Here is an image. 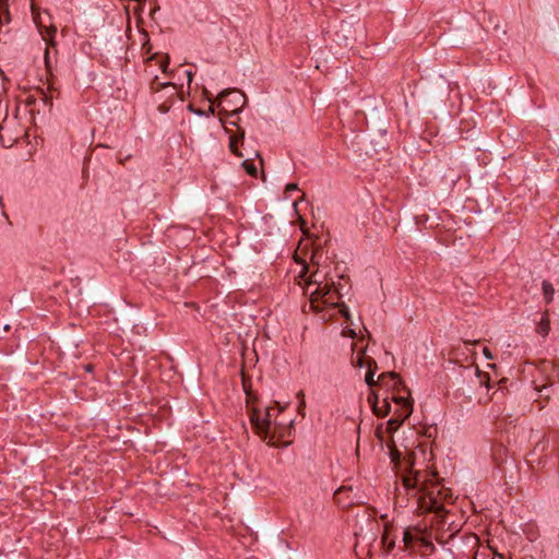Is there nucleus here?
<instances>
[{
    "mask_svg": "<svg viewBox=\"0 0 559 559\" xmlns=\"http://www.w3.org/2000/svg\"><path fill=\"white\" fill-rule=\"evenodd\" d=\"M404 486L418 489L421 492L418 499V506L424 513H436L442 516L445 512L444 502H452L453 493L451 489L440 486L439 481L427 479V475L420 472H411L403 477Z\"/></svg>",
    "mask_w": 559,
    "mask_h": 559,
    "instance_id": "nucleus-1",
    "label": "nucleus"
},
{
    "mask_svg": "<svg viewBox=\"0 0 559 559\" xmlns=\"http://www.w3.org/2000/svg\"><path fill=\"white\" fill-rule=\"evenodd\" d=\"M317 275L318 273H314L312 275L313 280L308 284V288L316 285V288L310 293L311 307L316 311H321L323 307H321L320 304L322 306H330L333 308L340 305L341 302H338V299L343 296V285L341 283L336 285L333 281L328 280L319 282L317 280Z\"/></svg>",
    "mask_w": 559,
    "mask_h": 559,
    "instance_id": "nucleus-2",
    "label": "nucleus"
},
{
    "mask_svg": "<svg viewBox=\"0 0 559 559\" xmlns=\"http://www.w3.org/2000/svg\"><path fill=\"white\" fill-rule=\"evenodd\" d=\"M353 365L362 368L367 367L365 374V382L369 389H373L376 385H385L392 388L394 391H400V386L403 385L402 379L395 372H383L379 376L378 380H374V374L378 369L377 361L371 357H365L364 353L359 354L356 360L353 359Z\"/></svg>",
    "mask_w": 559,
    "mask_h": 559,
    "instance_id": "nucleus-3",
    "label": "nucleus"
},
{
    "mask_svg": "<svg viewBox=\"0 0 559 559\" xmlns=\"http://www.w3.org/2000/svg\"><path fill=\"white\" fill-rule=\"evenodd\" d=\"M218 105L225 104L221 108L219 115H227L228 117L238 116L239 112L242 111L247 103V97L245 93H242L238 88H227L222 91L218 94Z\"/></svg>",
    "mask_w": 559,
    "mask_h": 559,
    "instance_id": "nucleus-4",
    "label": "nucleus"
},
{
    "mask_svg": "<svg viewBox=\"0 0 559 559\" xmlns=\"http://www.w3.org/2000/svg\"><path fill=\"white\" fill-rule=\"evenodd\" d=\"M367 402L371 406L373 414L378 417L383 418L388 416L391 411V404L388 396L383 399V405L379 406V395L373 391V389H370Z\"/></svg>",
    "mask_w": 559,
    "mask_h": 559,
    "instance_id": "nucleus-5",
    "label": "nucleus"
},
{
    "mask_svg": "<svg viewBox=\"0 0 559 559\" xmlns=\"http://www.w3.org/2000/svg\"><path fill=\"white\" fill-rule=\"evenodd\" d=\"M271 409H265V416L263 418H260L259 412L257 409L253 411L251 415V424L255 428L258 433H267L271 428Z\"/></svg>",
    "mask_w": 559,
    "mask_h": 559,
    "instance_id": "nucleus-6",
    "label": "nucleus"
},
{
    "mask_svg": "<svg viewBox=\"0 0 559 559\" xmlns=\"http://www.w3.org/2000/svg\"><path fill=\"white\" fill-rule=\"evenodd\" d=\"M231 126L237 127L236 134L229 135V150L233 154H235L238 157H243V153L239 151V145L243 144L245 141V130L238 126L237 121H229Z\"/></svg>",
    "mask_w": 559,
    "mask_h": 559,
    "instance_id": "nucleus-7",
    "label": "nucleus"
},
{
    "mask_svg": "<svg viewBox=\"0 0 559 559\" xmlns=\"http://www.w3.org/2000/svg\"><path fill=\"white\" fill-rule=\"evenodd\" d=\"M403 390L407 392V395H409V392L406 388L403 386ZM392 401L400 406L399 412L404 414V418H408L413 413V401L409 399V396H403V395H392Z\"/></svg>",
    "mask_w": 559,
    "mask_h": 559,
    "instance_id": "nucleus-8",
    "label": "nucleus"
},
{
    "mask_svg": "<svg viewBox=\"0 0 559 559\" xmlns=\"http://www.w3.org/2000/svg\"><path fill=\"white\" fill-rule=\"evenodd\" d=\"M166 88H170L169 97L178 96L179 93L177 91V85L175 83L159 82L158 76H155L150 84V90L152 93H159L160 91Z\"/></svg>",
    "mask_w": 559,
    "mask_h": 559,
    "instance_id": "nucleus-9",
    "label": "nucleus"
},
{
    "mask_svg": "<svg viewBox=\"0 0 559 559\" xmlns=\"http://www.w3.org/2000/svg\"><path fill=\"white\" fill-rule=\"evenodd\" d=\"M421 531L417 527L406 528L403 534V542L406 547H412L414 543L418 542Z\"/></svg>",
    "mask_w": 559,
    "mask_h": 559,
    "instance_id": "nucleus-10",
    "label": "nucleus"
},
{
    "mask_svg": "<svg viewBox=\"0 0 559 559\" xmlns=\"http://www.w3.org/2000/svg\"><path fill=\"white\" fill-rule=\"evenodd\" d=\"M9 0H0V26L10 23Z\"/></svg>",
    "mask_w": 559,
    "mask_h": 559,
    "instance_id": "nucleus-11",
    "label": "nucleus"
},
{
    "mask_svg": "<svg viewBox=\"0 0 559 559\" xmlns=\"http://www.w3.org/2000/svg\"><path fill=\"white\" fill-rule=\"evenodd\" d=\"M543 294L547 304H550L554 299L555 288L551 283L544 281L542 284Z\"/></svg>",
    "mask_w": 559,
    "mask_h": 559,
    "instance_id": "nucleus-12",
    "label": "nucleus"
},
{
    "mask_svg": "<svg viewBox=\"0 0 559 559\" xmlns=\"http://www.w3.org/2000/svg\"><path fill=\"white\" fill-rule=\"evenodd\" d=\"M175 98L176 97H169V94H167L166 99L158 105V111L160 114H167L170 110L171 106L174 105Z\"/></svg>",
    "mask_w": 559,
    "mask_h": 559,
    "instance_id": "nucleus-13",
    "label": "nucleus"
},
{
    "mask_svg": "<svg viewBox=\"0 0 559 559\" xmlns=\"http://www.w3.org/2000/svg\"><path fill=\"white\" fill-rule=\"evenodd\" d=\"M188 110L200 117H210L211 115H214L215 111L214 106H210L209 109L205 111L203 109L195 108L192 104L188 105Z\"/></svg>",
    "mask_w": 559,
    "mask_h": 559,
    "instance_id": "nucleus-14",
    "label": "nucleus"
},
{
    "mask_svg": "<svg viewBox=\"0 0 559 559\" xmlns=\"http://www.w3.org/2000/svg\"><path fill=\"white\" fill-rule=\"evenodd\" d=\"M404 414L400 413L395 418H391L388 421V427L391 430H396L405 420Z\"/></svg>",
    "mask_w": 559,
    "mask_h": 559,
    "instance_id": "nucleus-15",
    "label": "nucleus"
},
{
    "mask_svg": "<svg viewBox=\"0 0 559 559\" xmlns=\"http://www.w3.org/2000/svg\"><path fill=\"white\" fill-rule=\"evenodd\" d=\"M242 166L245 168V170L247 171L248 175L252 176V177H257V167L255 165L253 164V162L249 158L245 159L242 162Z\"/></svg>",
    "mask_w": 559,
    "mask_h": 559,
    "instance_id": "nucleus-16",
    "label": "nucleus"
},
{
    "mask_svg": "<svg viewBox=\"0 0 559 559\" xmlns=\"http://www.w3.org/2000/svg\"><path fill=\"white\" fill-rule=\"evenodd\" d=\"M475 374L479 379V384L480 385H485V386L489 388L490 377H489V374L487 372H483L481 370L476 368Z\"/></svg>",
    "mask_w": 559,
    "mask_h": 559,
    "instance_id": "nucleus-17",
    "label": "nucleus"
},
{
    "mask_svg": "<svg viewBox=\"0 0 559 559\" xmlns=\"http://www.w3.org/2000/svg\"><path fill=\"white\" fill-rule=\"evenodd\" d=\"M549 330H550L549 320L547 318H543L538 325L537 332L539 334H542L543 336H546L549 333Z\"/></svg>",
    "mask_w": 559,
    "mask_h": 559,
    "instance_id": "nucleus-18",
    "label": "nucleus"
},
{
    "mask_svg": "<svg viewBox=\"0 0 559 559\" xmlns=\"http://www.w3.org/2000/svg\"><path fill=\"white\" fill-rule=\"evenodd\" d=\"M40 103L43 104L44 107H47L48 110L50 111L51 108H52V97L47 95L43 90H40Z\"/></svg>",
    "mask_w": 559,
    "mask_h": 559,
    "instance_id": "nucleus-19",
    "label": "nucleus"
},
{
    "mask_svg": "<svg viewBox=\"0 0 559 559\" xmlns=\"http://www.w3.org/2000/svg\"><path fill=\"white\" fill-rule=\"evenodd\" d=\"M335 308L340 309V313L342 314V317H344L346 319V321L350 320L349 309L344 302H341Z\"/></svg>",
    "mask_w": 559,
    "mask_h": 559,
    "instance_id": "nucleus-20",
    "label": "nucleus"
},
{
    "mask_svg": "<svg viewBox=\"0 0 559 559\" xmlns=\"http://www.w3.org/2000/svg\"><path fill=\"white\" fill-rule=\"evenodd\" d=\"M418 543H420V546L425 549H429L430 551L435 550L433 544L430 540L426 539L424 536H421V534L419 535Z\"/></svg>",
    "mask_w": 559,
    "mask_h": 559,
    "instance_id": "nucleus-21",
    "label": "nucleus"
},
{
    "mask_svg": "<svg viewBox=\"0 0 559 559\" xmlns=\"http://www.w3.org/2000/svg\"><path fill=\"white\" fill-rule=\"evenodd\" d=\"M168 64H169V58L167 57V58H166V59L160 63L159 68H160V70L163 71V73H165V74H169V75H170V73H171V72H168Z\"/></svg>",
    "mask_w": 559,
    "mask_h": 559,
    "instance_id": "nucleus-22",
    "label": "nucleus"
},
{
    "mask_svg": "<svg viewBox=\"0 0 559 559\" xmlns=\"http://www.w3.org/2000/svg\"><path fill=\"white\" fill-rule=\"evenodd\" d=\"M44 60H45V66H46L47 70H48V71H50V69H51V63H50L49 50H48L47 48H46V50H45Z\"/></svg>",
    "mask_w": 559,
    "mask_h": 559,
    "instance_id": "nucleus-23",
    "label": "nucleus"
},
{
    "mask_svg": "<svg viewBox=\"0 0 559 559\" xmlns=\"http://www.w3.org/2000/svg\"><path fill=\"white\" fill-rule=\"evenodd\" d=\"M298 190V185L297 183H288L285 188V193L288 194L293 191H296Z\"/></svg>",
    "mask_w": 559,
    "mask_h": 559,
    "instance_id": "nucleus-24",
    "label": "nucleus"
},
{
    "mask_svg": "<svg viewBox=\"0 0 559 559\" xmlns=\"http://www.w3.org/2000/svg\"><path fill=\"white\" fill-rule=\"evenodd\" d=\"M483 354H484V356L487 359H492L493 358V356H492V354H491V352H490V349L488 347H484L483 348Z\"/></svg>",
    "mask_w": 559,
    "mask_h": 559,
    "instance_id": "nucleus-25",
    "label": "nucleus"
},
{
    "mask_svg": "<svg viewBox=\"0 0 559 559\" xmlns=\"http://www.w3.org/2000/svg\"><path fill=\"white\" fill-rule=\"evenodd\" d=\"M297 396L301 397V401H300V404H299V409H301V408L305 407V399H304L305 395H304V392L302 391L298 392Z\"/></svg>",
    "mask_w": 559,
    "mask_h": 559,
    "instance_id": "nucleus-26",
    "label": "nucleus"
},
{
    "mask_svg": "<svg viewBox=\"0 0 559 559\" xmlns=\"http://www.w3.org/2000/svg\"><path fill=\"white\" fill-rule=\"evenodd\" d=\"M186 75H187V78H188V84L190 85V84H191V82H192V78H193V73H192V71H191V70H187V71H186Z\"/></svg>",
    "mask_w": 559,
    "mask_h": 559,
    "instance_id": "nucleus-27",
    "label": "nucleus"
},
{
    "mask_svg": "<svg viewBox=\"0 0 559 559\" xmlns=\"http://www.w3.org/2000/svg\"><path fill=\"white\" fill-rule=\"evenodd\" d=\"M243 389H245V392H246V395H247V399H250L251 397V392L248 391L246 384H243Z\"/></svg>",
    "mask_w": 559,
    "mask_h": 559,
    "instance_id": "nucleus-28",
    "label": "nucleus"
},
{
    "mask_svg": "<svg viewBox=\"0 0 559 559\" xmlns=\"http://www.w3.org/2000/svg\"><path fill=\"white\" fill-rule=\"evenodd\" d=\"M496 558L498 559H506L504 555L503 554H499V552H496L495 554Z\"/></svg>",
    "mask_w": 559,
    "mask_h": 559,
    "instance_id": "nucleus-29",
    "label": "nucleus"
},
{
    "mask_svg": "<svg viewBox=\"0 0 559 559\" xmlns=\"http://www.w3.org/2000/svg\"><path fill=\"white\" fill-rule=\"evenodd\" d=\"M85 370L86 371H92L93 370V366L92 365H86L85 366Z\"/></svg>",
    "mask_w": 559,
    "mask_h": 559,
    "instance_id": "nucleus-30",
    "label": "nucleus"
},
{
    "mask_svg": "<svg viewBox=\"0 0 559 559\" xmlns=\"http://www.w3.org/2000/svg\"><path fill=\"white\" fill-rule=\"evenodd\" d=\"M32 103H34V104H35V103H36V100H35V99H34V100H31V99H29V100L27 102V105H31Z\"/></svg>",
    "mask_w": 559,
    "mask_h": 559,
    "instance_id": "nucleus-31",
    "label": "nucleus"
}]
</instances>
